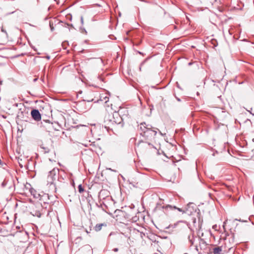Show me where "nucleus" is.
I'll use <instances>...</instances> for the list:
<instances>
[{
    "mask_svg": "<svg viewBox=\"0 0 254 254\" xmlns=\"http://www.w3.org/2000/svg\"><path fill=\"white\" fill-rule=\"evenodd\" d=\"M33 215H35L38 217H40L41 215V213H40V211H36L35 212V214H33Z\"/></svg>",
    "mask_w": 254,
    "mask_h": 254,
    "instance_id": "obj_20",
    "label": "nucleus"
},
{
    "mask_svg": "<svg viewBox=\"0 0 254 254\" xmlns=\"http://www.w3.org/2000/svg\"><path fill=\"white\" fill-rule=\"evenodd\" d=\"M176 99H177V100L178 101H181L180 99V98H178V97H176Z\"/></svg>",
    "mask_w": 254,
    "mask_h": 254,
    "instance_id": "obj_25",
    "label": "nucleus"
},
{
    "mask_svg": "<svg viewBox=\"0 0 254 254\" xmlns=\"http://www.w3.org/2000/svg\"><path fill=\"white\" fill-rule=\"evenodd\" d=\"M104 122L106 126L110 128L116 125L121 124L122 119L118 113H115L113 115H106L105 117Z\"/></svg>",
    "mask_w": 254,
    "mask_h": 254,
    "instance_id": "obj_2",
    "label": "nucleus"
},
{
    "mask_svg": "<svg viewBox=\"0 0 254 254\" xmlns=\"http://www.w3.org/2000/svg\"><path fill=\"white\" fill-rule=\"evenodd\" d=\"M43 149H44V152L45 153H48L50 152V149L48 147H42Z\"/></svg>",
    "mask_w": 254,
    "mask_h": 254,
    "instance_id": "obj_19",
    "label": "nucleus"
},
{
    "mask_svg": "<svg viewBox=\"0 0 254 254\" xmlns=\"http://www.w3.org/2000/svg\"><path fill=\"white\" fill-rule=\"evenodd\" d=\"M1 31L7 34L6 31L4 30L2 28H1Z\"/></svg>",
    "mask_w": 254,
    "mask_h": 254,
    "instance_id": "obj_22",
    "label": "nucleus"
},
{
    "mask_svg": "<svg viewBox=\"0 0 254 254\" xmlns=\"http://www.w3.org/2000/svg\"><path fill=\"white\" fill-rule=\"evenodd\" d=\"M109 98L108 97V95L107 93H103L100 95V99L99 100L101 101L104 102V103H106L109 101ZM95 102H99V100H97L94 101Z\"/></svg>",
    "mask_w": 254,
    "mask_h": 254,
    "instance_id": "obj_12",
    "label": "nucleus"
},
{
    "mask_svg": "<svg viewBox=\"0 0 254 254\" xmlns=\"http://www.w3.org/2000/svg\"><path fill=\"white\" fill-rule=\"evenodd\" d=\"M78 191L80 193H82L84 191V189L82 187V185H79L78 186Z\"/></svg>",
    "mask_w": 254,
    "mask_h": 254,
    "instance_id": "obj_17",
    "label": "nucleus"
},
{
    "mask_svg": "<svg viewBox=\"0 0 254 254\" xmlns=\"http://www.w3.org/2000/svg\"><path fill=\"white\" fill-rule=\"evenodd\" d=\"M224 252L223 246L216 247L212 249V252L213 254H222V252Z\"/></svg>",
    "mask_w": 254,
    "mask_h": 254,
    "instance_id": "obj_11",
    "label": "nucleus"
},
{
    "mask_svg": "<svg viewBox=\"0 0 254 254\" xmlns=\"http://www.w3.org/2000/svg\"><path fill=\"white\" fill-rule=\"evenodd\" d=\"M31 194H32L33 195V196H34V197H36V196L35 195V194H33V190H31Z\"/></svg>",
    "mask_w": 254,
    "mask_h": 254,
    "instance_id": "obj_23",
    "label": "nucleus"
},
{
    "mask_svg": "<svg viewBox=\"0 0 254 254\" xmlns=\"http://www.w3.org/2000/svg\"><path fill=\"white\" fill-rule=\"evenodd\" d=\"M6 183H7V182H6V181H4L2 183V184H1V186H2V187H4L6 186Z\"/></svg>",
    "mask_w": 254,
    "mask_h": 254,
    "instance_id": "obj_21",
    "label": "nucleus"
},
{
    "mask_svg": "<svg viewBox=\"0 0 254 254\" xmlns=\"http://www.w3.org/2000/svg\"><path fill=\"white\" fill-rule=\"evenodd\" d=\"M95 94H97V93L92 91L89 92L88 95L85 97V101L88 102L94 101Z\"/></svg>",
    "mask_w": 254,
    "mask_h": 254,
    "instance_id": "obj_10",
    "label": "nucleus"
},
{
    "mask_svg": "<svg viewBox=\"0 0 254 254\" xmlns=\"http://www.w3.org/2000/svg\"><path fill=\"white\" fill-rule=\"evenodd\" d=\"M198 239L199 245L195 246V250L198 252V254H208L210 252V249L208 244L203 239L198 238Z\"/></svg>",
    "mask_w": 254,
    "mask_h": 254,
    "instance_id": "obj_3",
    "label": "nucleus"
},
{
    "mask_svg": "<svg viewBox=\"0 0 254 254\" xmlns=\"http://www.w3.org/2000/svg\"><path fill=\"white\" fill-rule=\"evenodd\" d=\"M49 24H50V27L51 31H53L54 30V23H53V21H50Z\"/></svg>",
    "mask_w": 254,
    "mask_h": 254,
    "instance_id": "obj_18",
    "label": "nucleus"
},
{
    "mask_svg": "<svg viewBox=\"0 0 254 254\" xmlns=\"http://www.w3.org/2000/svg\"><path fill=\"white\" fill-rule=\"evenodd\" d=\"M81 20L82 23H83V18H82V17H81Z\"/></svg>",
    "mask_w": 254,
    "mask_h": 254,
    "instance_id": "obj_27",
    "label": "nucleus"
},
{
    "mask_svg": "<svg viewBox=\"0 0 254 254\" xmlns=\"http://www.w3.org/2000/svg\"><path fill=\"white\" fill-rule=\"evenodd\" d=\"M224 244L223 248L224 252L229 251L233 247V245L234 243V235L233 234L229 235L224 240Z\"/></svg>",
    "mask_w": 254,
    "mask_h": 254,
    "instance_id": "obj_4",
    "label": "nucleus"
},
{
    "mask_svg": "<svg viewBox=\"0 0 254 254\" xmlns=\"http://www.w3.org/2000/svg\"><path fill=\"white\" fill-rule=\"evenodd\" d=\"M32 118L36 121H39L41 119V116L38 110L34 109L31 111V113Z\"/></svg>",
    "mask_w": 254,
    "mask_h": 254,
    "instance_id": "obj_8",
    "label": "nucleus"
},
{
    "mask_svg": "<svg viewBox=\"0 0 254 254\" xmlns=\"http://www.w3.org/2000/svg\"><path fill=\"white\" fill-rule=\"evenodd\" d=\"M143 63H142L140 65V67H139L140 70H141V66L143 64Z\"/></svg>",
    "mask_w": 254,
    "mask_h": 254,
    "instance_id": "obj_26",
    "label": "nucleus"
},
{
    "mask_svg": "<svg viewBox=\"0 0 254 254\" xmlns=\"http://www.w3.org/2000/svg\"><path fill=\"white\" fill-rule=\"evenodd\" d=\"M188 239L190 243V245H193L194 244V237L193 235H189L188 236Z\"/></svg>",
    "mask_w": 254,
    "mask_h": 254,
    "instance_id": "obj_16",
    "label": "nucleus"
},
{
    "mask_svg": "<svg viewBox=\"0 0 254 254\" xmlns=\"http://www.w3.org/2000/svg\"><path fill=\"white\" fill-rule=\"evenodd\" d=\"M151 144L149 143L143 142V141H140L138 142L137 145V147L139 150H141L143 147L147 148V146H150Z\"/></svg>",
    "mask_w": 254,
    "mask_h": 254,
    "instance_id": "obj_13",
    "label": "nucleus"
},
{
    "mask_svg": "<svg viewBox=\"0 0 254 254\" xmlns=\"http://www.w3.org/2000/svg\"><path fill=\"white\" fill-rule=\"evenodd\" d=\"M58 169L54 168L52 170L49 171L47 176V185H52L56 179V175L58 172Z\"/></svg>",
    "mask_w": 254,
    "mask_h": 254,
    "instance_id": "obj_5",
    "label": "nucleus"
},
{
    "mask_svg": "<svg viewBox=\"0 0 254 254\" xmlns=\"http://www.w3.org/2000/svg\"><path fill=\"white\" fill-rule=\"evenodd\" d=\"M162 208H164V209H168V208H169L171 210L177 209L180 212H182L183 213H185V211L183 210L181 208H178V207H177L175 206H173L170 205H166L165 206H162Z\"/></svg>",
    "mask_w": 254,
    "mask_h": 254,
    "instance_id": "obj_14",
    "label": "nucleus"
},
{
    "mask_svg": "<svg viewBox=\"0 0 254 254\" xmlns=\"http://www.w3.org/2000/svg\"><path fill=\"white\" fill-rule=\"evenodd\" d=\"M114 251L115 252H117L118 251V248H115V249H114Z\"/></svg>",
    "mask_w": 254,
    "mask_h": 254,
    "instance_id": "obj_24",
    "label": "nucleus"
},
{
    "mask_svg": "<svg viewBox=\"0 0 254 254\" xmlns=\"http://www.w3.org/2000/svg\"><path fill=\"white\" fill-rule=\"evenodd\" d=\"M27 118L28 112L26 111V109H24L23 111L21 109H19L17 113V119L19 120L27 121Z\"/></svg>",
    "mask_w": 254,
    "mask_h": 254,
    "instance_id": "obj_6",
    "label": "nucleus"
},
{
    "mask_svg": "<svg viewBox=\"0 0 254 254\" xmlns=\"http://www.w3.org/2000/svg\"><path fill=\"white\" fill-rule=\"evenodd\" d=\"M139 130L141 131L140 134L146 139L149 140H154L156 136L158 128L153 127L150 125H147L145 123H141L139 125Z\"/></svg>",
    "mask_w": 254,
    "mask_h": 254,
    "instance_id": "obj_1",
    "label": "nucleus"
},
{
    "mask_svg": "<svg viewBox=\"0 0 254 254\" xmlns=\"http://www.w3.org/2000/svg\"><path fill=\"white\" fill-rule=\"evenodd\" d=\"M103 226H106V225L104 223L97 224L94 227V229L96 232H98L101 230Z\"/></svg>",
    "mask_w": 254,
    "mask_h": 254,
    "instance_id": "obj_15",
    "label": "nucleus"
},
{
    "mask_svg": "<svg viewBox=\"0 0 254 254\" xmlns=\"http://www.w3.org/2000/svg\"><path fill=\"white\" fill-rule=\"evenodd\" d=\"M126 212L120 209H116L114 212V217L116 219L117 221H122V217H125Z\"/></svg>",
    "mask_w": 254,
    "mask_h": 254,
    "instance_id": "obj_7",
    "label": "nucleus"
},
{
    "mask_svg": "<svg viewBox=\"0 0 254 254\" xmlns=\"http://www.w3.org/2000/svg\"><path fill=\"white\" fill-rule=\"evenodd\" d=\"M36 80H37V79H36V78H35V79H34V81H36Z\"/></svg>",
    "mask_w": 254,
    "mask_h": 254,
    "instance_id": "obj_28",
    "label": "nucleus"
},
{
    "mask_svg": "<svg viewBox=\"0 0 254 254\" xmlns=\"http://www.w3.org/2000/svg\"><path fill=\"white\" fill-rule=\"evenodd\" d=\"M109 191L107 190H102L99 192L98 197L100 200L104 199L106 197H109Z\"/></svg>",
    "mask_w": 254,
    "mask_h": 254,
    "instance_id": "obj_9",
    "label": "nucleus"
}]
</instances>
